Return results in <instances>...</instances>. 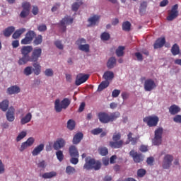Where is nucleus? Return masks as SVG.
Returning <instances> with one entry per match:
<instances>
[{"mask_svg": "<svg viewBox=\"0 0 181 181\" xmlns=\"http://www.w3.org/2000/svg\"><path fill=\"white\" fill-rule=\"evenodd\" d=\"M32 50H33V47H32V46L23 47L21 49V54H23V57L20 58L18 60V64H20V66H22V64H26L28 62H37V60H39V57L42 56V49H34L32 55L29 56V53H30Z\"/></svg>", "mask_w": 181, "mask_h": 181, "instance_id": "nucleus-1", "label": "nucleus"}, {"mask_svg": "<svg viewBox=\"0 0 181 181\" xmlns=\"http://www.w3.org/2000/svg\"><path fill=\"white\" fill-rule=\"evenodd\" d=\"M98 117L99 118V121H100L102 124H108V122H112L113 121H115L117 118H119V117H121V114L119 112H115L110 115L108 113L99 112Z\"/></svg>", "mask_w": 181, "mask_h": 181, "instance_id": "nucleus-2", "label": "nucleus"}, {"mask_svg": "<svg viewBox=\"0 0 181 181\" xmlns=\"http://www.w3.org/2000/svg\"><path fill=\"white\" fill-rule=\"evenodd\" d=\"M70 104L71 101L67 98H64L61 103L60 99H57L54 102V110L56 112H62L63 110H66Z\"/></svg>", "mask_w": 181, "mask_h": 181, "instance_id": "nucleus-3", "label": "nucleus"}, {"mask_svg": "<svg viewBox=\"0 0 181 181\" xmlns=\"http://www.w3.org/2000/svg\"><path fill=\"white\" fill-rule=\"evenodd\" d=\"M109 146L112 149H119L124 146V140H121V133H114L112 141L109 142Z\"/></svg>", "mask_w": 181, "mask_h": 181, "instance_id": "nucleus-4", "label": "nucleus"}, {"mask_svg": "<svg viewBox=\"0 0 181 181\" xmlns=\"http://www.w3.org/2000/svg\"><path fill=\"white\" fill-rule=\"evenodd\" d=\"M83 169H86V170H91V169H94V170H100V169H101V163L100 161H95L94 158H90L88 160V158H86Z\"/></svg>", "mask_w": 181, "mask_h": 181, "instance_id": "nucleus-5", "label": "nucleus"}, {"mask_svg": "<svg viewBox=\"0 0 181 181\" xmlns=\"http://www.w3.org/2000/svg\"><path fill=\"white\" fill-rule=\"evenodd\" d=\"M69 155L71 156L70 162L72 165H77L78 163V158L80 154L76 146H71L69 148Z\"/></svg>", "mask_w": 181, "mask_h": 181, "instance_id": "nucleus-6", "label": "nucleus"}, {"mask_svg": "<svg viewBox=\"0 0 181 181\" xmlns=\"http://www.w3.org/2000/svg\"><path fill=\"white\" fill-rule=\"evenodd\" d=\"M143 121L147 124L148 127H156L159 122V117L156 115L147 116L143 119Z\"/></svg>", "mask_w": 181, "mask_h": 181, "instance_id": "nucleus-7", "label": "nucleus"}, {"mask_svg": "<svg viewBox=\"0 0 181 181\" xmlns=\"http://www.w3.org/2000/svg\"><path fill=\"white\" fill-rule=\"evenodd\" d=\"M36 36V33L29 30L26 33L25 37L21 40V45H30Z\"/></svg>", "mask_w": 181, "mask_h": 181, "instance_id": "nucleus-8", "label": "nucleus"}, {"mask_svg": "<svg viewBox=\"0 0 181 181\" xmlns=\"http://www.w3.org/2000/svg\"><path fill=\"white\" fill-rule=\"evenodd\" d=\"M162 134H163V129L158 128L155 131V136L153 139V145H160L162 144Z\"/></svg>", "mask_w": 181, "mask_h": 181, "instance_id": "nucleus-9", "label": "nucleus"}, {"mask_svg": "<svg viewBox=\"0 0 181 181\" xmlns=\"http://www.w3.org/2000/svg\"><path fill=\"white\" fill-rule=\"evenodd\" d=\"M173 162V156L167 154L164 156L163 160V169H170L172 163Z\"/></svg>", "mask_w": 181, "mask_h": 181, "instance_id": "nucleus-10", "label": "nucleus"}, {"mask_svg": "<svg viewBox=\"0 0 181 181\" xmlns=\"http://www.w3.org/2000/svg\"><path fill=\"white\" fill-rule=\"evenodd\" d=\"M90 78V75L84 74H78L76 75L75 84L76 86H81L83 83H86L87 80Z\"/></svg>", "mask_w": 181, "mask_h": 181, "instance_id": "nucleus-11", "label": "nucleus"}, {"mask_svg": "<svg viewBox=\"0 0 181 181\" xmlns=\"http://www.w3.org/2000/svg\"><path fill=\"white\" fill-rule=\"evenodd\" d=\"M129 156L133 158V160L135 163H141V162L144 160V155H142V153H138L135 150H132L129 152Z\"/></svg>", "mask_w": 181, "mask_h": 181, "instance_id": "nucleus-12", "label": "nucleus"}, {"mask_svg": "<svg viewBox=\"0 0 181 181\" xmlns=\"http://www.w3.org/2000/svg\"><path fill=\"white\" fill-rule=\"evenodd\" d=\"M156 88V83H155L154 80L152 79H147L144 82V90L145 91H152Z\"/></svg>", "mask_w": 181, "mask_h": 181, "instance_id": "nucleus-13", "label": "nucleus"}, {"mask_svg": "<svg viewBox=\"0 0 181 181\" xmlns=\"http://www.w3.org/2000/svg\"><path fill=\"white\" fill-rule=\"evenodd\" d=\"M179 6L177 4H175L171 9L170 14L167 17L168 21H173V19H176L179 16V11H177Z\"/></svg>", "mask_w": 181, "mask_h": 181, "instance_id": "nucleus-14", "label": "nucleus"}, {"mask_svg": "<svg viewBox=\"0 0 181 181\" xmlns=\"http://www.w3.org/2000/svg\"><path fill=\"white\" fill-rule=\"evenodd\" d=\"M6 117L8 122H13L15 121V107L11 106L6 114Z\"/></svg>", "mask_w": 181, "mask_h": 181, "instance_id": "nucleus-15", "label": "nucleus"}, {"mask_svg": "<svg viewBox=\"0 0 181 181\" xmlns=\"http://www.w3.org/2000/svg\"><path fill=\"white\" fill-rule=\"evenodd\" d=\"M66 146V140L63 138H59L54 141L53 144V148L55 151H59V149H62V148H64Z\"/></svg>", "mask_w": 181, "mask_h": 181, "instance_id": "nucleus-16", "label": "nucleus"}, {"mask_svg": "<svg viewBox=\"0 0 181 181\" xmlns=\"http://www.w3.org/2000/svg\"><path fill=\"white\" fill-rule=\"evenodd\" d=\"M61 28L62 32H66V25H71L73 23V18H71L69 16H65L60 22Z\"/></svg>", "mask_w": 181, "mask_h": 181, "instance_id": "nucleus-17", "label": "nucleus"}, {"mask_svg": "<svg viewBox=\"0 0 181 181\" xmlns=\"http://www.w3.org/2000/svg\"><path fill=\"white\" fill-rule=\"evenodd\" d=\"M8 95H13V94H19L21 93V88L16 85L11 86L7 88L6 91Z\"/></svg>", "mask_w": 181, "mask_h": 181, "instance_id": "nucleus-18", "label": "nucleus"}, {"mask_svg": "<svg viewBox=\"0 0 181 181\" xmlns=\"http://www.w3.org/2000/svg\"><path fill=\"white\" fill-rule=\"evenodd\" d=\"M83 134L81 132L76 133L72 140V143L74 145H78V144H80L81 142V140L83 138Z\"/></svg>", "mask_w": 181, "mask_h": 181, "instance_id": "nucleus-19", "label": "nucleus"}, {"mask_svg": "<svg viewBox=\"0 0 181 181\" xmlns=\"http://www.w3.org/2000/svg\"><path fill=\"white\" fill-rule=\"evenodd\" d=\"M43 149H45V144H39L32 151L33 156H37V155H40V152H42Z\"/></svg>", "mask_w": 181, "mask_h": 181, "instance_id": "nucleus-20", "label": "nucleus"}, {"mask_svg": "<svg viewBox=\"0 0 181 181\" xmlns=\"http://www.w3.org/2000/svg\"><path fill=\"white\" fill-rule=\"evenodd\" d=\"M34 64H33V71H34V74L35 76H39L40 73H42V66H40V64H39L37 62H33Z\"/></svg>", "mask_w": 181, "mask_h": 181, "instance_id": "nucleus-21", "label": "nucleus"}, {"mask_svg": "<svg viewBox=\"0 0 181 181\" xmlns=\"http://www.w3.org/2000/svg\"><path fill=\"white\" fill-rule=\"evenodd\" d=\"M180 111V107L176 105H173L169 107V112L171 115H176V114H179Z\"/></svg>", "mask_w": 181, "mask_h": 181, "instance_id": "nucleus-22", "label": "nucleus"}, {"mask_svg": "<svg viewBox=\"0 0 181 181\" xmlns=\"http://www.w3.org/2000/svg\"><path fill=\"white\" fill-rule=\"evenodd\" d=\"M15 32V27L9 26L4 29L3 35L5 37H9Z\"/></svg>", "mask_w": 181, "mask_h": 181, "instance_id": "nucleus-23", "label": "nucleus"}, {"mask_svg": "<svg viewBox=\"0 0 181 181\" xmlns=\"http://www.w3.org/2000/svg\"><path fill=\"white\" fill-rule=\"evenodd\" d=\"M26 32V28H20L16 30L12 35L13 39H19L23 33Z\"/></svg>", "mask_w": 181, "mask_h": 181, "instance_id": "nucleus-24", "label": "nucleus"}, {"mask_svg": "<svg viewBox=\"0 0 181 181\" xmlns=\"http://www.w3.org/2000/svg\"><path fill=\"white\" fill-rule=\"evenodd\" d=\"M98 21H100V16L95 15L93 17L89 18L88 22H89L90 24L88 25V27L90 28V26L95 25Z\"/></svg>", "mask_w": 181, "mask_h": 181, "instance_id": "nucleus-25", "label": "nucleus"}, {"mask_svg": "<svg viewBox=\"0 0 181 181\" xmlns=\"http://www.w3.org/2000/svg\"><path fill=\"white\" fill-rule=\"evenodd\" d=\"M32 120V113L28 112L25 117L21 119V125H25V124H28Z\"/></svg>", "mask_w": 181, "mask_h": 181, "instance_id": "nucleus-26", "label": "nucleus"}, {"mask_svg": "<svg viewBox=\"0 0 181 181\" xmlns=\"http://www.w3.org/2000/svg\"><path fill=\"white\" fill-rule=\"evenodd\" d=\"M127 139L129 142H131L132 145H136L138 141L139 140V136H136V137H132V133L129 132L127 135Z\"/></svg>", "mask_w": 181, "mask_h": 181, "instance_id": "nucleus-27", "label": "nucleus"}, {"mask_svg": "<svg viewBox=\"0 0 181 181\" xmlns=\"http://www.w3.org/2000/svg\"><path fill=\"white\" fill-rule=\"evenodd\" d=\"M103 78L106 81H110L114 78V72L111 71H107L104 73Z\"/></svg>", "mask_w": 181, "mask_h": 181, "instance_id": "nucleus-28", "label": "nucleus"}, {"mask_svg": "<svg viewBox=\"0 0 181 181\" xmlns=\"http://www.w3.org/2000/svg\"><path fill=\"white\" fill-rule=\"evenodd\" d=\"M9 107V100H4L1 103H0V110L4 112L8 111V108Z\"/></svg>", "mask_w": 181, "mask_h": 181, "instance_id": "nucleus-29", "label": "nucleus"}, {"mask_svg": "<svg viewBox=\"0 0 181 181\" xmlns=\"http://www.w3.org/2000/svg\"><path fill=\"white\" fill-rule=\"evenodd\" d=\"M115 64H117V59L115 57H112L108 59L107 66L108 69H114V66H115Z\"/></svg>", "mask_w": 181, "mask_h": 181, "instance_id": "nucleus-30", "label": "nucleus"}, {"mask_svg": "<svg viewBox=\"0 0 181 181\" xmlns=\"http://www.w3.org/2000/svg\"><path fill=\"white\" fill-rule=\"evenodd\" d=\"M42 42H43V36L42 35H35L34 37L33 43L36 46H38V45H42Z\"/></svg>", "mask_w": 181, "mask_h": 181, "instance_id": "nucleus-31", "label": "nucleus"}, {"mask_svg": "<svg viewBox=\"0 0 181 181\" xmlns=\"http://www.w3.org/2000/svg\"><path fill=\"white\" fill-rule=\"evenodd\" d=\"M165 43H166V40L165 37L158 38L153 46H165Z\"/></svg>", "mask_w": 181, "mask_h": 181, "instance_id": "nucleus-32", "label": "nucleus"}, {"mask_svg": "<svg viewBox=\"0 0 181 181\" xmlns=\"http://www.w3.org/2000/svg\"><path fill=\"white\" fill-rule=\"evenodd\" d=\"M110 86V81H103L100 83V84L98 86V91H103V90H105V88H107Z\"/></svg>", "mask_w": 181, "mask_h": 181, "instance_id": "nucleus-33", "label": "nucleus"}, {"mask_svg": "<svg viewBox=\"0 0 181 181\" xmlns=\"http://www.w3.org/2000/svg\"><path fill=\"white\" fill-rule=\"evenodd\" d=\"M122 30L124 32H129L131 30V23L129 21H125L122 25Z\"/></svg>", "mask_w": 181, "mask_h": 181, "instance_id": "nucleus-34", "label": "nucleus"}, {"mask_svg": "<svg viewBox=\"0 0 181 181\" xmlns=\"http://www.w3.org/2000/svg\"><path fill=\"white\" fill-rule=\"evenodd\" d=\"M57 173L56 172L52 171L49 173H45L42 175L43 179H52V177H54Z\"/></svg>", "mask_w": 181, "mask_h": 181, "instance_id": "nucleus-35", "label": "nucleus"}, {"mask_svg": "<svg viewBox=\"0 0 181 181\" xmlns=\"http://www.w3.org/2000/svg\"><path fill=\"white\" fill-rule=\"evenodd\" d=\"M75 127H76V122H74V120L71 119L68 120L67 122L68 129H69L70 131H73V129H74Z\"/></svg>", "mask_w": 181, "mask_h": 181, "instance_id": "nucleus-36", "label": "nucleus"}, {"mask_svg": "<svg viewBox=\"0 0 181 181\" xmlns=\"http://www.w3.org/2000/svg\"><path fill=\"white\" fill-rule=\"evenodd\" d=\"M98 152L101 156H107L108 155V148L107 147H99Z\"/></svg>", "mask_w": 181, "mask_h": 181, "instance_id": "nucleus-37", "label": "nucleus"}, {"mask_svg": "<svg viewBox=\"0 0 181 181\" xmlns=\"http://www.w3.org/2000/svg\"><path fill=\"white\" fill-rule=\"evenodd\" d=\"M125 50V47H119L116 49V55L117 57H122L124 56V51Z\"/></svg>", "mask_w": 181, "mask_h": 181, "instance_id": "nucleus-38", "label": "nucleus"}, {"mask_svg": "<svg viewBox=\"0 0 181 181\" xmlns=\"http://www.w3.org/2000/svg\"><path fill=\"white\" fill-rule=\"evenodd\" d=\"M56 156L59 162H62L63 159H64V155L63 154V151L60 150L56 152Z\"/></svg>", "mask_w": 181, "mask_h": 181, "instance_id": "nucleus-39", "label": "nucleus"}, {"mask_svg": "<svg viewBox=\"0 0 181 181\" xmlns=\"http://www.w3.org/2000/svg\"><path fill=\"white\" fill-rule=\"evenodd\" d=\"M27 135L26 132H21L18 136L16 137V142H20V141H22V139H23V138H25Z\"/></svg>", "mask_w": 181, "mask_h": 181, "instance_id": "nucleus-40", "label": "nucleus"}, {"mask_svg": "<svg viewBox=\"0 0 181 181\" xmlns=\"http://www.w3.org/2000/svg\"><path fill=\"white\" fill-rule=\"evenodd\" d=\"M171 53L173 54V56L179 54V53H180L179 46H173L171 49Z\"/></svg>", "mask_w": 181, "mask_h": 181, "instance_id": "nucleus-41", "label": "nucleus"}, {"mask_svg": "<svg viewBox=\"0 0 181 181\" xmlns=\"http://www.w3.org/2000/svg\"><path fill=\"white\" fill-rule=\"evenodd\" d=\"M76 173V168L74 167H71V165H69L66 168V173L67 175H73V173Z\"/></svg>", "mask_w": 181, "mask_h": 181, "instance_id": "nucleus-42", "label": "nucleus"}, {"mask_svg": "<svg viewBox=\"0 0 181 181\" xmlns=\"http://www.w3.org/2000/svg\"><path fill=\"white\" fill-rule=\"evenodd\" d=\"M76 46H88V44H86V39L80 38L76 42Z\"/></svg>", "mask_w": 181, "mask_h": 181, "instance_id": "nucleus-43", "label": "nucleus"}, {"mask_svg": "<svg viewBox=\"0 0 181 181\" xmlns=\"http://www.w3.org/2000/svg\"><path fill=\"white\" fill-rule=\"evenodd\" d=\"M110 37H111V36L110 35V33L107 32L103 33L100 35V39L105 41L110 40Z\"/></svg>", "mask_w": 181, "mask_h": 181, "instance_id": "nucleus-44", "label": "nucleus"}, {"mask_svg": "<svg viewBox=\"0 0 181 181\" xmlns=\"http://www.w3.org/2000/svg\"><path fill=\"white\" fill-rule=\"evenodd\" d=\"M146 175V170L144 168H140L137 170V176L138 177H144Z\"/></svg>", "mask_w": 181, "mask_h": 181, "instance_id": "nucleus-45", "label": "nucleus"}, {"mask_svg": "<svg viewBox=\"0 0 181 181\" xmlns=\"http://www.w3.org/2000/svg\"><path fill=\"white\" fill-rule=\"evenodd\" d=\"M33 69H32V66H27L24 69V74L25 76H30V74H32V73H33Z\"/></svg>", "mask_w": 181, "mask_h": 181, "instance_id": "nucleus-46", "label": "nucleus"}, {"mask_svg": "<svg viewBox=\"0 0 181 181\" xmlns=\"http://www.w3.org/2000/svg\"><path fill=\"white\" fill-rule=\"evenodd\" d=\"M22 8L24 11H30V3L29 2H23L22 4Z\"/></svg>", "mask_w": 181, "mask_h": 181, "instance_id": "nucleus-47", "label": "nucleus"}, {"mask_svg": "<svg viewBox=\"0 0 181 181\" xmlns=\"http://www.w3.org/2000/svg\"><path fill=\"white\" fill-rule=\"evenodd\" d=\"M53 74H54V72H53V69H47L45 71V75L47 76V77H53Z\"/></svg>", "mask_w": 181, "mask_h": 181, "instance_id": "nucleus-48", "label": "nucleus"}, {"mask_svg": "<svg viewBox=\"0 0 181 181\" xmlns=\"http://www.w3.org/2000/svg\"><path fill=\"white\" fill-rule=\"evenodd\" d=\"M147 7H148V3L146 1L141 2L139 8L140 12H144V11H146Z\"/></svg>", "mask_w": 181, "mask_h": 181, "instance_id": "nucleus-49", "label": "nucleus"}, {"mask_svg": "<svg viewBox=\"0 0 181 181\" xmlns=\"http://www.w3.org/2000/svg\"><path fill=\"white\" fill-rule=\"evenodd\" d=\"M30 11H28V10H23L20 13V17L23 18V19L25 18H27L28 16H29V13Z\"/></svg>", "mask_w": 181, "mask_h": 181, "instance_id": "nucleus-50", "label": "nucleus"}, {"mask_svg": "<svg viewBox=\"0 0 181 181\" xmlns=\"http://www.w3.org/2000/svg\"><path fill=\"white\" fill-rule=\"evenodd\" d=\"M78 49L82 52H86V53H88V52H90V46H79Z\"/></svg>", "mask_w": 181, "mask_h": 181, "instance_id": "nucleus-51", "label": "nucleus"}, {"mask_svg": "<svg viewBox=\"0 0 181 181\" xmlns=\"http://www.w3.org/2000/svg\"><path fill=\"white\" fill-rule=\"evenodd\" d=\"M80 5L81 4L78 2H75L72 4V11H74V12H77V11H78V8H80Z\"/></svg>", "mask_w": 181, "mask_h": 181, "instance_id": "nucleus-52", "label": "nucleus"}, {"mask_svg": "<svg viewBox=\"0 0 181 181\" xmlns=\"http://www.w3.org/2000/svg\"><path fill=\"white\" fill-rule=\"evenodd\" d=\"M119 94H121V90L118 89H115L112 92V97H113V98H117V97H118Z\"/></svg>", "mask_w": 181, "mask_h": 181, "instance_id": "nucleus-53", "label": "nucleus"}, {"mask_svg": "<svg viewBox=\"0 0 181 181\" xmlns=\"http://www.w3.org/2000/svg\"><path fill=\"white\" fill-rule=\"evenodd\" d=\"M101 132H103V129L101 128H96L91 131V134H93V135H98L101 134Z\"/></svg>", "mask_w": 181, "mask_h": 181, "instance_id": "nucleus-54", "label": "nucleus"}, {"mask_svg": "<svg viewBox=\"0 0 181 181\" xmlns=\"http://www.w3.org/2000/svg\"><path fill=\"white\" fill-rule=\"evenodd\" d=\"M25 142L28 144V146H32V145L35 144V139L33 137H29Z\"/></svg>", "mask_w": 181, "mask_h": 181, "instance_id": "nucleus-55", "label": "nucleus"}, {"mask_svg": "<svg viewBox=\"0 0 181 181\" xmlns=\"http://www.w3.org/2000/svg\"><path fill=\"white\" fill-rule=\"evenodd\" d=\"M28 148H29V146H28L27 143L25 141L21 144L19 151L20 152H23V151H25V149H28Z\"/></svg>", "mask_w": 181, "mask_h": 181, "instance_id": "nucleus-56", "label": "nucleus"}, {"mask_svg": "<svg viewBox=\"0 0 181 181\" xmlns=\"http://www.w3.org/2000/svg\"><path fill=\"white\" fill-rule=\"evenodd\" d=\"M37 30H39V32H46V30H47V27L45 24L40 25L37 27Z\"/></svg>", "mask_w": 181, "mask_h": 181, "instance_id": "nucleus-57", "label": "nucleus"}, {"mask_svg": "<svg viewBox=\"0 0 181 181\" xmlns=\"http://www.w3.org/2000/svg\"><path fill=\"white\" fill-rule=\"evenodd\" d=\"M37 168H40V169H45L46 168V161H39V163H37Z\"/></svg>", "mask_w": 181, "mask_h": 181, "instance_id": "nucleus-58", "label": "nucleus"}, {"mask_svg": "<svg viewBox=\"0 0 181 181\" xmlns=\"http://www.w3.org/2000/svg\"><path fill=\"white\" fill-rule=\"evenodd\" d=\"M174 122L181 124V115H177L173 117Z\"/></svg>", "mask_w": 181, "mask_h": 181, "instance_id": "nucleus-59", "label": "nucleus"}, {"mask_svg": "<svg viewBox=\"0 0 181 181\" xmlns=\"http://www.w3.org/2000/svg\"><path fill=\"white\" fill-rule=\"evenodd\" d=\"M134 56H136L138 62H142L144 60V57L141 52H135Z\"/></svg>", "mask_w": 181, "mask_h": 181, "instance_id": "nucleus-60", "label": "nucleus"}, {"mask_svg": "<svg viewBox=\"0 0 181 181\" xmlns=\"http://www.w3.org/2000/svg\"><path fill=\"white\" fill-rule=\"evenodd\" d=\"M5 173V165L2 163V160H0V175Z\"/></svg>", "mask_w": 181, "mask_h": 181, "instance_id": "nucleus-61", "label": "nucleus"}, {"mask_svg": "<svg viewBox=\"0 0 181 181\" xmlns=\"http://www.w3.org/2000/svg\"><path fill=\"white\" fill-rule=\"evenodd\" d=\"M84 108H86V103L82 102L78 108V112H83L84 111Z\"/></svg>", "mask_w": 181, "mask_h": 181, "instance_id": "nucleus-62", "label": "nucleus"}, {"mask_svg": "<svg viewBox=\"0 0 181 181\" xmlns=\"http://www.w3.org/2000/svg\"><path fill=\"white\" fill-rule=\"evenodd\" d=\"M60 8V3H57L51 9L52 12H56Z\"/></svg>", "mask_w": 181, "mask_h": 181, "instance_id": "nucleus-63", "label": "nucleus"}, {"mask_svg": "<svg viewBox=\"0 0 181 181\" xmlns=\"http://www.w3.org/2000/svg\"><path fill=\"white\" fill-rule=\"evenodd\" d=\"M146 163L148 165H150V166H152V165H153V157H148L146 160Z\"/></svg>", "mask_w": 181, "mask_h": 181, "instance_id": "nucleus-64", "label": "nucleus"}]
</instances>
